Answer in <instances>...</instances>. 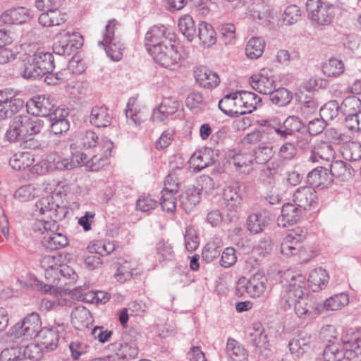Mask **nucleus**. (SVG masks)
<instances>
[{
	"label": "nucleus",
	"instance_id": "0e129e2a",
	"mask_svg": "<svg viewBox=\"0 0 361 361\" xmlns=\"http://www.w3.org/2000/svg\"><path fill=\"white\" fill-rule=\"evenodd\" d=\"M300 10L295 5L287 6L283 13V20L285 25H290L300 19Z\"/></svg>",
	"mask_w": 361,
	"mask_h": 361
},
{
	"label": "nucleus",
	"instance_id": "680f3d73",
	"mask_svg": "<svg viewBox=\"0 0 361 361\" xmlns=\"http://www.w3.org/2000/svg\"><path fill=\"white\" fill-rule=\"evenodd\" d=\"M127 124L133 128L139 127L146 119L139 109H125Z\"/></svg>",
	"mask_w": 361,
	"mask_h": 361
},
{
	"label": "nucleus",
	"instance_id": "37998d69",
	"mask_svg": "<svg viewBox=\"0 0 361 361\" xmlns=\"http://www.w3.org/2000/svg\"><path fill=\"white\" fill-rule=\"evenodd\" d=\"M267 226V219L260 213H252L247 219V229L254 234L262 232Z\"/></svg>",
	"mask_w": 361,
	"mask_h": 361
},
{
	"label": "nucleus",
	"instance_id": "774afa93",
	"mask_svg": "<svg viewBox=\"0 0 361 361\" xmlns=\"http://www.w3.org/2000/svg\"><path fill=\"white\" fill-rule=\"evenodd\" d=\"M185 104L190 109L197 110L203 107L205 104V102L202 93L192 92L186 98Z\"/></svg>",
	"mask_w": 361,
	"mask_h": 361
},
{
	"label": "nucleus",
	"instance_id": "0eeeda50",
	"mask_svg": "<svg viewBox=\"0 0 361 361\" xmlns=\"http://www.w3.org/2000/svg\"><path fill=\"white\" fill-rule=\"evenodd\" d=\"M98 151H92L93 154L87 155L85 166L89 171H97L108 164L111 156L114 143L110 139H104L97 147Z\"/></svg>",
	"mask_w": 361,
	"mask_h": 361
},
{
	"label": "nucleus",
	"instance_id": "bb28decb",
	"mask_svg": "<svg viewBox=\"0 0 361 361\" xmlns=\"http://www.w3.org/2000/svg\"><path fill=\"white\" fill-rule=\"evenodd\" d=\"M331 177L334 176L343 181L348 180L353 176L354 169L352 166L341 160H334L328 164Z\"/></svg>",
	"mask_w": 361,
	"mask_h": 361
},
{
	"label": "nucleus",
	"instance_id": "4c0bfd02",
	"mask_svg": "<svg viewBox=\"0 0 361 361\" xmlns=\"http://www.w3.org/2000/svg\"><path fill=\"white\" fill-rule=\"evenodd\" d=\"M178 27L181 33L192 42L197 37V30L192 18L189 15L181 17L178 21Z\"/></svg>",
	"mask_w": 361,
	"mask_h": 361
},
{
	"label": "nucleus",
	"instance_id": "8fccbe9b",
	"mask_svg": "<svg viewBox=\"0 0 361 361\" xmlns=\"http://www.w3.org/2000/svg\"><path fill=\"white\" fill-rule=\"evenodd\" d=\"M340 112V105L338 102L331 100L321 108L319 115L323 120L328 121L336 118Z\"/></svg>",
	"mask_w": 361,
	"mask_h": 361
},
{
	"label": "nucleus",
	"instance_id": "7c9ffc66",
	"mask_svg": "<svg viewBox=\"0 0 361 361\" xmlns=\"http://www.w3.org/2000/svg\"><path fill=\"white\" fill-rule=\"evenodd\" d=\"M35 63L37 64V67L43 77L49 72H53L55 65L54 56L50 52H44L43 51H37L32 54Z\"/></svg>",
	"mask_w": 361,
	"mask_h": 361
},
{
	"label": "nucleus",
	"instance_id": "13d9d810",
	"mask_svg": "<svg viewBox=\"0 0 361 361\" xmlns=\"http://www.w3.org/2000/svg\"><path fill=\"white\" fill-rule=\"evenodd\" d=\"M242 92L245 107L244 112L250 114L261 105L262 99L257 94L244 90H242Z\"/></svg>",
	"mask_w": 361,
	"mask_h": 361
},
{
	"label": "nucleus",
	"instance_id": "4d7b16f0",
	"mask_svg": "<svg viewBox=\"0 0 361 361\" xmlns=\"http://www.w3.org/2000/svg\"><path fill=\"white\" fill-rule=\"evenodd\" d=\"M190 167L193 172L199 173L202 169L209 166L212 162L211 159L207 155H202L200 153L193 154L190 159Z\"/></svg>",
	"mask_w": 361,
	"mask_h": 361
},
{
	"label": "nucleus",
	"instance_id": "864d4df0",
	"mask_svg": "<svg viewBox=\"0 0 361 361\" xmlns=\"http://www.w3.org/2000/svg\"><path fill=\"white\" fill-rule=\"evenodd\" d=\"M238 186H228L224 189V200L227 207H238L241 204L242 198L237 192Z\"/></svg>",
	"mask_w": 361,
	"mask_h": 361
},
{
	"label": "nucleus",
	"instance_id": "5701e85b",
	"mask_svg": "<svg viewBox=\"0 0 361 361\" xmlns=\"http://www.w3.org/2000/svg\"><path fill=\"white\" fill-rule=\"evenodd\" d=\"M109 348L115 353L117 360L134 359L138 354V348L134 342H116L111 343Z\"/></svg>",
	"mask_w": 361,
	"mask_h": 361
},
{
	"label": "nucleus",
	"instance_id": "dca6fc26",
	"mask_svg": "<svg viewBox=\"0 0 361 361\" xmlns=\"http://www.w3.org/2000/svg\"><path fill=\"white\" fill-rule=\"evenodd\" d=\"M20 59L19 71L23 78L35 80L43 77L32 55L23 54Z\"/></svg>",
	"mask_w": 361,
	"mask_h": 361
},
{
	"label": "nucleus",
	"instance_id": "4be33fe9",
	"mask_svg": "<svg viewBox=\"0 0 361 361\" xmlns=\"http://www.w3.org/2000/svg\"><path fill=\"white\" fill-rule=\"evenodd\" d=\"M302 209L295 204L287 203L281 208V215L279 217V224L283 226L297 224L302 217Z\"/></svg>",
	"mask_w": 361,
	"mask_h": 361
},
{
	"label": "nucleus",
	"instance_id": "338daca9",
	"mask_svg": "<svg viewBox=\"0 0 361 361\" xmlns=\"http://www.w3.org/2000/svg\"><path fill=\"white\" fill-rule=\"evenodd\" d=\"M180 169L178 168L177 170H173L170 172L165 178L164 190L178 192L180 185V180L178 177V171Z\"/></svg>",
	"mask_w": 361,
	"mask_h": 361
},
{
	"label": "nucleus",
	"instance_id": "6e6d98bb",
	"mask_svg": "<svg viewBox=\"0 0 361 361\" xmlns=\"http://www.w3.org/2000/svg\"><path fill=\"white\" fill-rule=\"evenodd\" d=\"M273 148L271 146H259L253 151V161L258 164L267 163L273 157Z\"/></svg>",
	"mask_w": 361,
	"mask_h": 361
},
{
	"label": "nucleus",
	"instance_id": "72a5a7b5",
	"mask_svg": "<svg viewBox=\"0 0 361 361\" xmlns=\"http://www.w3.org/2000/svg\"><path fill=\"white\" fill-rule=\"evenodd\" d=\"M310 336L299 334L289 341L288 346L291 353L299 357L310 348Z\"/></svg>",
	"mask_w": 361,
	"mask_h": 361
},
{
	"label": "nucleus",
	"instance_id": "9b49d317",
	"mask_svg": "<svg viewBox=\"0 0 361 361\" xmlns=\"http://www.w3.org/2000/svg\"><path fill=\"white\" fill-rule=\"evenodd\" d=\"M305 238V232L301 229L293 230L288 233L281 243V253L286 257L295 255L301 252L302 241Z\"/></svg>",
	"mask_w": 361,
	"mask_h": 361
},
{
	"label": "nucleus",
	"instance_id": "49530a36",
	"mask_svg": "<svg viewBox=\"0 0 361 361\" xmlns=\"http://www.w3.org/2000/svg\"><path fill=\"white\" fill-rule=\"evenodd\" d=\"M349 303L348 295L345 293L336 294L324 302V307L326 310H337Z\"/></svg>",
	"mask_w": 361,
	"mask_h": 361
},
{
	"label": "nucleus",
	"instance_id": "aec40b11",
	"mask_svg": "<svg viewBox=\"0 0 361 361\" xmlns=\"http://www.w3.org/2000/svg\"><path fill=\"white\" fill-rule=\"evenodd\" d=\"M194 75L196 81L204 88L216 87L220 82L219 75L206 66L197 67L194 71Z\"/></svg>",
	"mask_w": 361,
	"mask_h": 361
},
{
	"label": "nucleus",
	"instance_id": "9d476101",
	"mask_svg": "<svg viewBox=\"0 0 361 361\" xmlns=\"http://www.w3.org/2000/svg\"><path fill=\"white\" fill-rule=\"evenodd\" d=\"M169 29L164 25H156L151 27L146 32L145 37V44L147 51L149 53L151 48L161 47L164 44H169L173 40Z\"/></svg>",
	"mask_w": 361,
	"mask_h": 361
},
{
	"label": "nucleus",
	"instance_id": "052dcab7",
	"mask_svg": "<svg viewBox=\"0 0 361 361\" xmlns=\"http://www.w3.org/2000/svg\"><path fill=\"white\" fill-rule=\"evenodd\" d=\"M35 195V188L32 185H25L17 189L13 197L20 202H27L34 199Z\"/></svg>",
	"mask_w": 361,
	"mask_h": 361
},
{
	"label": "nucleus",
	"instance_id": "f3484780",
	"mask_svg": "<svg viewBox=\"0 0 361 361\" xmlns=\"http://www.w3.org/2000/svg\"><path fill=\"white\" fill-rule=\"evenodd\" d=\"M78 35L73 33L72 35H68L59 41L55 42L53 45V51L59 56H70L75 49L82 45V39L80 37V39L75 43L73 40Z\"/></svg>",
	"mask_w": 361,
	"mask_h": 361
},
{
	"label": "nucleus",
	"instance_id": "39448f33",
	"mask_svg": "<svg viewBox=\"0 0 361 361\" xmlns=\"http://www.w3.org/2000/svg\"><path fill=\"white\" fill-rule=\"evenodd\" d=\"M117 25L116 20H109L103 32V39L98 42V45L104 48L107 56L115 61L122 59L123 49V45L115 37Z\"/></svg>",
	"mask_w": 361,
	"mask_h": 361
},
{
	"label": "nucleus",
	"instance_id": "3c124183",
	"mask_svg": "<svg viewBox=\"0 0 361 361\" xmlns=\"http://www.w3.org/2000/svg\"><path fill=\"white\" fill-rule=\"evenodd\" d=\"M178 192H173L166 190H161L160 198V205L164 211L173 213L176 208V195Z\"/></svg>",
	"mask_w": 361,
	"mask_h": 361
},
{
	"label": "nucleus",
	"instance_id": "cd10ccee",
	"mask_svg": "<svg viewBox=\"0 0 361 361\" xmlns=\"http://www.w3.org/2000/svg\"><path fill=\"white\" fill-rule=\"evenodd\" d=\"M200 192L199 188H189L180 196V204L186 213L191 212L200 202Z\"/></svg>",
	"mask_w": 361,
	"mask_h": 361
},
{
	"label": "nucleus",
	"instance_id": "e2e57ef3",
	"mask_svg": "<svg viewBox=\"0 0 361 361\" xmlns=\"http://www.w3.org/2000/svg\"><path fill=\"white\" fill-rule=\"evenodd\" d=\"M326 135L330 142L336 145L348 143L350 140V137L346 133L335 128L327 129L326 130Z\"/></svg>",
	"mask_w": 361,
	"mask_h": 361
},
{
	"label": "nucleus",
	"instance_id": "69168bd1",
	"mask_svg": "<svg viewBox=\"0 0 361 361\" xmlns=\"http://www.w3.org/2000/svg\"><path fill=\"white\" fill-rule=\"evenodd\" d=\"M1 361H23L21 346H15L3 350L0 355Z\"/></svg>",
	"mask_w": 361,
	"mask_h": 361
},
{
	"label": "nucleus",
	"instance_id": "f03ea898",
	"mask_svg": "<svg viewBox=\"0 0 361 361\" xmlns=\"http://www.w3.org/2000/svg\"><path fill=\"white\" fill-rule=\"evenodd\" d=\"M42 219L35 221L31 230L34 234L44 233L46 229L57 227V222L64 219L67 209L54 201L53 196L48 195L39 199L35 204Z\"/></svg>",
	"mask_w": 361,
	"mask_h": 361
},
{
	"label": "nucleus",
	"instance_id": "f704fd0d",
	"mask_svg": "<svg viewBox=\"0 0 361 361\" xmlns=\"http://www.w3.org/2000/svg\"><path fill=\"white\" fill-rule=\"evenodd\" d=\"M267 279L260 273H256L250 277V297L259 298L267 288Z\"/></svg>",
	"mask_w": 361,
	"mask_h": 361
},
{
	"label": "nucleus",
	"instance_id": "393cba45",
	"mask_svg": "<svg viewBox=\"0 0 361 361\" xmlns=\"http://www.w3.org/2000/svg\"><path fill=\"white\" fill-rule=\"evenodd\" d=\"M113 116L106 106H94L90 115V122L97 128H105L111 124Z\"/></svg>",
	"mask_w": 361,
	"mask_h": 361
},
{
	"label": "nucleus",
	"instance_id": "4468645a",
	"mask_svg": "<svg viewBox=\"0 0 361 361\" xmlns=\"http://www.w3.org/2000/svg\"><path fill=\"white\" fill-rule=\"evenodd\" d=\"M27 109L37 116H48L55 108L54 99L49 96L37 95L27 102Z\"/></svg>",
	"mask_w": 361,
	"mask_h": 361
},
{
	"label": "nucleus",
	"instance_id": "5fc2aeb1",
	"mask_svg": "<svg viewBox=\"0 0 361 361\" xmlns=\"http://www.w3.org/2000/svg\"><path fill=\"white\" fill-rule=\"evenodd\" d=\"M323 356L325 361H341L345 357V353L338 344L334 343L326 346Z\"/></svg>",
	"mask_w": 361,
	"mask_h": 361
},
{
	"label": "nucleus",
	"instance_id": "de8ad7c7",
	"mask_svg": "<svg viewBox=\"0 0 361 361\" xmlns=\"http://www.w3.org/2000/svg\"><path fill=\"white\" fill-rule=\"evenodd\" d=\"M271 102L279 106H285L292 100V94L284 87L274 90L270 94Z\"/></svg>",
	"mask_w": 361,
	"mask_h": 361
},
{
	"label": "nucleus",
	"instance_id": "2eb2a0df",
	"mask_svg": "<svg viewBox=\"0 0 361 361\" xmlns=\"http://www.w3.org/2000/svg\"><path fill=\"white\" fill-rule=\"evenodd\" d=\"M63 256L62 255H46L40 259V265L44 269V275L50 283L53 278L56 279V274L61 266L63 265Z\"/></svg>",
	"mask_w": 361,
	"mask_h": 361
},
{
	"label": "nucleus",
	"instance_id": "412c9836",
	"mask_svg": "<svg viewBox=\"0 0 361 361\" xmlns=\"http://www.w3.org/2000/svg\"><path fill=\"white\" fill-rule=\"evenodd\" d=\"M328 172V167L318 166L307 173V181L313 187L321 188H326L332 180Z\"/></svg>",
	"mask_w": 361,
	"mask_h": 361
},
{
	"label": "nucleus",
	"instance_id": "79ce46f5",
	"mask_svg": "<svg viewBox=\"0 0 361 361\" xmlns=\"http://www.w3.org/2000/svg\"><path fill=\"white\" fill-rule=\"evenodd\" d=\"M87 250L90 254H95L99 257L106 256L115 250V245L112 242L97 240L92 242Z\"/></svg>",
	"mask_w": 361,
	"mask_h": 361
},
{
	"label": "nucleus",
	"instance_id": "a19ab883",
	"mask_svg": "<svg viewBox=\"0 0 361 361\" xmlns=\"http://www.w3.org/2000/svg\"><path fill=\"white\" fill-rule=\"evenodd\" d=\"M322 70L326 76L336 78L344 72V63L341 60L331 58L323 64Z\"/></svg>",
	"mask_w": 361,
	"mask_h": 361
},
{
	"label": "nucleus",
	"instance_id": "7ed1b4c3",
	"mask_svg": "<svg viewBox=\"0 0 361 361\" xmlns=\"http://www.w3.org/2000/svg\"><path fill=\"white\" fill-rule=\"evenodd\" d=\"M42 128L40 119H34L29 115H17L11 120L6 137L10 142H18L39 133Z\"/></svg>",
	"mask_w": 361,
	"mask_h": 361
},
{
	"label": "nucleus",
	"instance_id": "c9c22d12",
	"mask_svg": "<svg viewBox=\"0 0 361 361\" xmlns=\"http://www.w3.org/2000/svg\"><path fill=\"white\" fill-rule=\"evenodd\" d=\"M104 139H109L106 136L99 137L97 134L92 130H87L82 134L80 138V145L85 149H92V151H98L99 145Z\"/></svg>",
	"mask_w": 361,
	"mask_h": 361
},
{
	"label": "nucleus",
	"instance_id": "423d86ee",
	"mask_svg": "<svg viewBox=\"0 0 361 361\" xmlns=\"http://www.w3.org/2000/svg\"><path fill=\"white\" fill-rule=\"evenodd\" d=\"M149 54L157 63L166 68H170L181 60V55L173 40L169 44L151 48Z\"/></svg>",
	"mask_w": 361,
	"mask_h": 361
},
{
	"label": "nucleus",
	"instance_id": "2f4dec72",
	"mask_svg": "<svg viewBox=\"0 0 361 361\" xmlns=\"http://www.w3.org/2000/svg\"><path fill=\"white\" fill-rule=\"evenodd\" d=\"M200 43L204 47H209L216 42V33L213 27L204 21L198 25V34Z\"/></svg>",
	"mask_w": 361,
	"mask_h": 361
},
{
	"label": "nucleus",
	"instance_id": "6e6552de",
	"mask_svg": "<svg viewBox=\"0 0 361 361\" xmlns=\"http://www.w3.org/2000/svg\"><path fill=\"white\" fill-rule=\"evenodd\" d=\"M24 106V101L16 97L12 89L0 90V118L11 117Z\"/></svg>",
	"mask_w": 361,
	"mask_h": 361
},
{
	"label": "nucleus",
	"instance_id": "c03bdc74",
	"mask_svg": "<svg viewBox=\"0 0 361 361\" xmlns=\"http://www.w3.org/2000/svg\"><path fill=\"white\" fill-rule=\"evenodd\" d=\"M334 6L328 2L311 20L321 25H329L334 18Z\"/></svg>",
	"mask_w": 361,
	"mask_h": 361
},
{
	"label": "nucleus",
	"instance_id": "b1692460",
	"mask_svg": "<svg viewBox=\"0 0 361 361\" xmlns=\"http://www.w3.org/2000/svg\"><path fill=\"white\" fill-rule=\"evenodd\" d=\"M30 18V11L25 7H16L6 10L0 17L5 24H23Z\"/></svg>",
	"mask_w": 361,
	"mask_h": 361
},
{
	"label": "nucleus",
	"instance_id": "09e8293b",
	"mask_svg": "<svg viewBox=\"0 0 361 361\" xmlns=\"http://www.w3.org/2000/svg\"><path fill=\"white\" fill-rule=\"evenodd\" d=\"M23 361H39L43 357L42 348L39 345L31 343L21 346Z\"/></svg>",
	"mask_w": 361,
	"mask_h": 361
},
{
	"label": "nucleus",
	"instance_id": "e433bc0d",
	"mask_svg": "<svg viewBox=\"0 0 361 361\" xmlns=\"http://www.w3.org/2000/svg\"><path fill=\"white\" fill-rule=\"evenodd\" d=\"M226 353L234 361H246L247 353L243 346L233 338H229L226 343Z\"/></svg>",
	"mask_w": 361,
	"mask_h": 361
},
{
	"label": "nucleus",
	"instance_id": "6ab92c4d",
	"mask_svg": "<svg viewBox=\"0 0 361 361\" xmlns=\"http://www.w3.org/2000/svg\"><path fill=\"white\" fill-rule=\"evenodd\" d=\"M336 152L333 147L327 142H320L311 150L310 159L312 162L325 161L327 165L335 159Z\"/></svg>",
	"mask_w": 361,
	"mask_h": 361
},
{
	"label": "nucleus",
	"instance_id": "603ef678",
	"mask_svg": "<svg viewBox=\"0 0 361 361\" xmlns=\"http://www.w3.org/2000/svg\"><path fill=\"white\" fill-rule=\"evenodd\" d=\"M157 255L160 262L172 261L175 253L171 245L164 240L159 241L156 246Z\"/></svg>",
	"mask_w": 361,
	"mask_h": 361
},
{
	"label": "nucleus",
	"instance_id": "58836bf2",
	"mask_svg": "<svg viewBox=\"0 0 361 361\" xmlns=\"http://www.w3.org/2000/svg\"><path fill=\"white\" fill-rule=\"evenodd\" d=\"M33 162V156L28 152H23L15 154L10 159L9 164L15 170H23L32 166Z\"/></svg>",
	"mask_w": 361,
	"mask_h": 361
},
{
	"label": "nucleus",
	"instance_id": "f257e3e1",
	"mask_svg": "<svg viewBox=\"0 0 361 361\" xmlns=\"http://www.w3.org/2000/svg\"><path fill=\"white\" fill-rule=\"evenodd\" d=\"M282 302L285 309L293 306L295 314L302 319L312 316L316 310L307 294L305 277L302 274L292 276L282 296Z\"/></svg>",
	"mask_w": 361,
	"mask_h": 361
},
{
	"label": "nucleus",
	"instance_id": "473e14b6",
	"mask_svg": "<svg viewBox=\"0 0 361 361\" xmlns=\"http://www.w3.org/2000/svg\"><path fill=\"white\" fill-rule=\"evenodd\" d=\"M329 279L325 269L317 268L310 271L307 281L313 291H318L326 286Z\"/></svg>",
	"mask_w": 361,
	"mask_h": 361
},
{
	"label": "nucleus",
	"instance_id": "1a4fd4ad",
	"mask_svg": "<svg viewBox=\"0 0 361 361\" xmlns=\"http://www.w3.org/2000/svg\"><path fill=\"white\" fill-rule=\"evenodd\" d=\"M77 279L78 275L75 271L71 267L63 264L56 274V279L53 278L50 284H44L42 282H39L37 286L41 290L48 292L54 286L62 288L66 286H71L75 283Z\"/></svg>",
	"mask_w": 361,
	"mask_h": 361
},
{
	"label": "nucleus",
	"instance_id": "20e7f679",
	"mask_svg": "<svg viewBox=\"0 0 361 361\" xmlns=\"http://www.w3.org/2000/svg\"><path fill=\"white\" fill-rule=\"evenodd\" d=\"M42 329L39 314L36 312L27 314L21 322L12 326L7 334L11 340L23 338L29 340L37 338Z\"/></svg>",
	"mask_w": 361,
	"mask_h": 361
},
{
	"label": "nucleus",
	"instance_id": "ea45409f",
	"mask_svg": "<svg viewBox=\"0 0 361 361\" xmlns=\"http://www.w3.org/2000/svg\"><path fill=\"white\" fill-rule=\"evenodd\" d=\"M265 42L261 37H252L247 43L245 53L248 58L257 59L260 57L264 50Z\"/></svg>",
	"mask_w": 361,
	"mask_h": 361
},
{
	"label": "nucleus",
	"instance_id": "a18cd8bd",
	"mask_svg": "<svg viewBox=\"0 0 361 361\" xmlns=\"http://www.w3.org/2000/svg\"><path fill=\"white\" fill-rule=\"evenodd\" d=\"M340 110L343 116L358 114L361 111V100L356 96L347 97L340 105Z\"/></svg>",
	"mask_w": 361,
	"mask_h": 361
},
{
	"label": "nucleus",
	"instance_id": "c756f323",
	"mask_svg": "<svg viewBox=\"0 0 361 361\" xmlns=\"http://www.w3.org/2000/svg\"><path fill=\"white\" fill-rule=\"evenodd\" d=\"M37 338L44 349L52 351L58 346L59 334L54 328H44L41 329Z\"/></svg>",
	"mask_w": 361,
	"mask_h": 361
},
{
	"label": "nucleus",
	"instance_id": "c85d7f7f",
	"mask_svg": "<svg viewBox=\"0 0 361 361\" xmlns=\"http://www.w3.org/2000/svg\"><path fill=\"white\" fill-rule=\"evenodd\" d=\"M59 8L44 11L38 18L39 23L44 27H52L65 23L66 20V14L62 13Z\"/></svg>",
	"mask_w": 361,
	"mask_h": 361
},
{
	"label": "nucleus",
	"instance_id": "f8f14e48",
	"mask_svg": "<svg viewBox=\"0 0 361 361\" xmlns=\"http://www.w3.org/2000/svg\"><path fill=\"white\" fill-rule=\"evenodd\" d=\"M59 225L57 223V227L53 229L44 230V235L42 240V245L49 250H59L68 245V239L66 235L59 231ZM40 233L35 234L37 236Z\"/></svg>",
	"mask_w": 361,
	"mask_h": 361
},
{
	"label": "nucleus",
	"instance_id": "a211bd4d",
	"mask_svg": "<svg viewBox=\"0 0 361 361\" xmlns=\"http://www.w3.org/2000/svg\"><path fill=\"white\" fill-rule=\"evenodd\" d=\"M71 323L78 331H85L92 325L93 319L90 312L84 306L75 307L71 312Z\"/></svg>",
	"mask_w": 361,
	"mask_h": 361
},
{
	"label": "nucleus",
	"instance_id": "a878e982",
	"mask_svg": "<svg viewBox=\"0 0 361 361\" xmlns=\"http://www.w3.org/2000/svg\"><path fill=\"white\" fill-rule=\"evenodd\" d=\"M250 84L255 90L264 94H269L275 89L273 77L263 73L251 76Z\"/></svg>",
	"mask_w": 361,
	"mask_h": 361
},
{
	"label": "nucleus",
	"instance_id": "bf43d9fd",
	"mask_svg": "<svg viewBox=\"0 0 361 361\" xmlns=\"http://www.w3.org/2000/svg\"><path fill=\"white\" fill-rule=\"evenodd\" d=\"M343 155L346 160L357 161L361 159V144L357 142H349L344 148Z\"/></svg>",
	"mask_w": 361,
	"mask_h": 361
},
{
	"label": "nucleus",
	"instance_id": "ddd939ff",
	"mask_svg": "<svg viewBox=\"0 0 361 361\" xmlns=\"http://www.w3.org/2000/svg\"><path fill=\"white\" fill-rule=\"evenodd\" d=\"M293 201L305 211L314 209L317 205V192L312 187H300L294 192Z\"/></svg>",
	"mask_w": 361,
	"mask_h": 361
}]
</instances>
